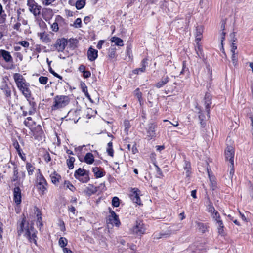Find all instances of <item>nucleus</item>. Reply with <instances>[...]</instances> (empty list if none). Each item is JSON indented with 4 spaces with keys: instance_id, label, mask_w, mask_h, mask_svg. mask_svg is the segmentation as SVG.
I'll return each mask as SVG.
<instances>
[{
    "instance_id": "nucleus-1",
    "label": "nucleus",
    "mask_w": 253,
    "mask_h": 253,
    "mask_svg": "<svg viewBox=\"0 0 253 253\" xmlns=\"http://www.w3.org/2000/svg\"><path fill=\"white\" fill-rule=\"evenodd\" d=\"M18 234L19 236H23L26 238L29 242H33L36 244V231L34 227L29 223H26L25 220H23L18 228Z\"/></svg>"
},
{
    "instance_id": "nucleus-2",
    "label": "nucleus",
    "mask_w": 253,
    "mask_h": 253,
    "mask_svg": "<svg viewBox=\"0 0 253 253\" xmlns=\"http://www.w3.org/2000/svg\"><path fill=\"white\" fill-rule=\"evenodd\" d=\"M70 102L68 96L57 95L53 98V105L51 106L52 110L60 109L66 106Z\"/></svg>"
},
{
    "instance_id": "nucleus-3",
    "label": "nucleus",
    "mask_w": 253,
    "mask_h": 253,
    "mask_svg": "<svg viewBox=\"0 0 253 253\" xmlns=\"http://www.w3.org/2000/svg\"><path fill=\"white\" fill-rule=\"evenodd\" d=\"M27 5L29 9L35 16L40 15L42 7L39 5L34 0H27Z\"/></svg>"
},
{
    "instance_id": "nucleus-4",
    "label": "nucleus",
    "mask_w": 253,
    "mask_h": 253,
    "mask_svg": "<svg viewBox=\"0 0 253 253\" xmlns=\"http://www.w3.org/2000/svg\"><path fill=\"white\" fill-rule=\"evenodd\" d=\"M146 228L144 223L141 220H137L135 225L131 229L133 234L141 235L145 233Z\"/></svg>"
},
{
    "instance_id": "nucleus-5",
    "label": "nucleus",
    "mask_w": 253,
    "mask_h": 253,
    "mask_svg": "<svg viewBox=\"0 0 253 253\" xmlns=\"http://www.w3.org/2000/svg\"><path fill=\"white\" fill-rule=\"evenodd\" d=\"M212 219L216 222V225L217 226L218 232L220 234L223 233L224 225L221 217L218 211L215 212L211 215Z\"/></svg>"
},
{
    "instance_id": "nucleus-6",
    "label": "nucleus",
    "mask_w": 253,
    "mask_h": 253,
    "mask_svg": "<svg viewBox=\"0 0 253 253\" xmlns=\"http://www.w3.org/2000/svg\"><path fill=\"white\" fill-rule=\"evenodd\" d=\"M17 86L23 95L28 100L31 96V91L29 88V84L27 83L26 82H25L17 85Z\"/></svg>"
},
{
    "instance_id": "nucleus-7",
    "label": "nucleus",
    "mask_w": 253,
    "mask_h": 253,
    "mask_svg": "<svg viewBox=\"0 0 253 253\" xmlns=\"http://www.w3.org/2000/svg\"><path fill=\"white\" fill-rule=\"evenodd\" d=\"M157 125L155 123L148 124L146 128L147 132V138L150 140L156 136V129Z\"/></svg>"
},
{
    "instance_id": "nucleus-8",
    "label": "nucleus",
    "mask_w": 253,
    "mask_h": 253,
    "mask_svg": "<svg viewBox=\"0 0 253 253\" xmlns=\"http://www.w3.org/2000/svg\"><path fill=\"white\" fill-rule=\"evenodd\" d=\"M19 184H15L13 189V200L17 205L20 204L21 202V190L19 188Z\"/></svg>"
},
{
    "instance_id": "nucleus-9",
    "label": "nucleus",
    "mask_w": 253,
    "mask_h": 253,
    "mask_svg": "<svg viewBox=\"0 0 253 253\" xmlns=\"http://www.w3.org/2000/svg\"><path fill=\"white\" fill-rule=\"evenodd\" d=\"M67 44V40L64 38H62L56 40L54 47H55V50L58 52H63Z\"/></svg>"
},
{
    "instance_id": "nucleus-10",
    "label": "nucleus",
    "mask_w": 253,
    "mask_h": 253,
    "mask_svg": "<svg viewBox=\"0 0 253 253\" xmlns=\"http://www.w3.org/2000/svg\"><path fill=\"white\" fill-rule=\"evenodd\" d=\"M110 215L108 216V224H111L112 225L119 226L120 224L118 216L113 211H110Z\"/></svg>"
},
{
    "instance_id": "nucleus-11",
    "label": "nucleus",
    "mask_w": 253,
    "mask_h": 253,
    "mask_svg": "<svg viewBox=\"0 0 253 253\" xmlns=\"http://www.w3.org/2000/svg\"><path fill=\"white\" fill-rule=\"evenodd\" d=\"M234 149L232 146H228L225 150V157L230 163H234Z\"/></svg>"
},
{
    "instance_id": "nucleus-12",
    "label": "nucleus",
    "mask_w": 253,
    "mask_h": 253,
    "mask_svg": "<svg viewBox=\"0 0 253 253\" xmlns=\"http://www.w3.org/2000/svg\"><path fill=\"white\" fill-rule=\"evenodd\" d=\"M46 185L47 183L45 179L42 176L40 175L38 178V188L42 191V194H43L46 190Z\"/></svg>"
},
{
    "instance_id": "nucleus-13",
    "label": "nucleus",
    "mask_w": 253,
    "mask_h": 253,
    "mask_svg": "<svg viewBox=\"0 0 253 253\" xmlns=\"http://www.w3.org/2000/svg\"><path fill=\"white\" fill-rule=\"evenodd\" d=\"M140 191L137 188H133L130 194V198L134 203L141 205V200L139 196Z\"/></svg>"
},
{
    "instance_id": "nucleus-14",
    "label": "nucleus",
    "mask_w": 253,
    "mask_h": 253,
    "mask_svg": "<svg viewBox=\"0 0 253 253\" xmlns=\"http://www.w3.org/2000/svg\"><path fill=\"white\" fill-rule=\"evenodd\" d=\"M87 57L89 61H94L98 57V51L92 47H90L87 51Z\"/></svg>"
},
{
    "instance_id": "nucleus-15",
    "label": "nucleus",
    "mask_w": 253,
    "mask_h": 253,
    "mask_svg": "<svg viewBox=\"0 0 253 253\" xmlns=\"http://www.w3.org/2000/svg\"><path fill=\"white\" fill-rule=\"evenodd\" d=\"M0 56L2 57L3 59L6 62H12L13 58L9 52L1 49L0 50Z\"/></svg>"
},
{
    "instance_id": "nucleus-16",
    "label": "nucleus",
    "mask_w": 253,
    "mask_h": 253,
    "mask_svg": "<svg viewBox=\"0 0 253 253\" xmlns=\"http://www.w3.org/2000/svg\"><path fill=\"white\" fill-rule=\"evenodd\" d=\"M169 81V78L168 76H164L155 84V86L157 88H160L166 85Z\"/></svg>"
},
{
    "instance_id": "nucleus-17",
    "label": "nucleus",
    "mask_w": 253,
    "mask_h": 253,
    "mask_svg": "<svg viewBox=\"0 0 253 253\" xmlns=\"http://www.w3.org/2000/svg\"><path fill=\"white\" fill-rule=\"evenodd\" d=\"M211 96L209 93H206L204 98L205 106L208 114L210 112V105L211 103Z\"/></svg>"
},
{
    "instance_id": "nucleus-18",
    "label": "nucleus",
    "mask_w": 253,
    "mask_h": 253,
    "mask_svg": "<svg viewBox=\"0 0 253 253\" xmlns=\"http://www.w3.org/2000/svg\"><path fill=\"white\" fill-rule=\"evenodd\" d=\"M203 28L201 26H198L196 29L195 32V41L196 43H199V42L202 38Z\"/></svg>"
},
{
    "instance_id": "nucleus-19",
    "label": "nucleus",
    "mask_w": 253,
    "mask_h": 253,
    "mask_svg": "<svg viewBox=\"0 0 253 253\" xmlns=\"http://www.w3.org/2000/svg\"><path fill=\"white\" fill-rule=\"evenodd\" d=\"M163 5L164 7L167 8L168 11L172 12L174 8L176 7V4L173 1H165Z\"/></svg>"
},
{
    "instance_id": "nucleus-20",
    "label": "nucleus",
    "mask_w": 253,
    "mask_h": 253,
    "mask_svg": "<svg viewBox=\"0 0 253 253\" xmlns=\"http://www.w3.org/2000/svg\"><path fill=\"white\" fill-rule=\"evenodd\" d=\"M13 78L16 85L26 82L23 76L19 73H15L13 75Z\"/></svg>"
},
{
    "instance_id": "nucleus-21",
    "label": "nucleus",
    "mask_w": 253,
    "mask_h": 253,
    "mask_svg": "<svg viewBox=\"0 0 253 253\" xmlns=\"http://www.w3.org/2000/svg\"><path fill=\"white\" fill-rule=\"evenodd\" d=\"M50 177L52 182L55 185L59 183V180L61 179V176L55 171L50 174Z\"/></svg>"
},
{
    "instance_id": "nucleus-22",
    "label": "nucleus",
    "mask_w": 253,
    "mask_h": 253,
    "mask_svg": "<svg viewBox=\"0 0 253 253\" xmlns=\"http://www.w3.org/2000/svg\"><path fill=\"white\" fill-rule=\"evenodd\" d=\"M147 59H144L141 62L142 67L136 69L133 71V73L135 74H138L139 72H144L145 71V67L146 66Z\"/></svg>"
},
{
    "instance_id": "nucleus-23",
    "label": "nucleus",
    "mask_w": 253,
    "mask_h": 253,
    "mask_svg": "<svg viewBox=\"0 0 253 253\" xmlns=\"http://www.w3.org/2000/svg\"><path fill=\"white\" fill-rule=\"evenodd\" d=\"M38 35L40 40L45 43H48L51 41L48 35L46 32L40 33Z\"/></svg>"
},
{
    "instance_id": "nucleus-24",
    "label": "nucleus",
    "mask_w": 253,
    "mask_h": 253,
    "mask_svg": "<svg viewBox=\"0 0 253 253\" xmlns=\"http://www.w3.org/2000/svg\"><path fill=\"white\" fill-rule=\"evenodd\" d=\"M1 89L3 91V92L6 97L8 99H10L11 98V91L8 86L7 84H4L1 86Z\"/></svg>"
},
{
    "instance_id": "nucleus-25",
    "label": "nucleus",
    "mask_w": 253,
    "mask_h": 253,
    "mask_svg": "<svg viewBox=\"0 0 253 253\" xmlns=\"http://www.w3.org/2000/svg\"><path fill=\"white\" fill-rule=\"evenodd\" d=\"M84 160L88 164H92L94 161L93 155L91 153H87L84 156Z\"/></svg>"
},
{
    "instance_id": "nucleus-26",
    "label": "nucleus",
    "mask_w": 253,
    "mask_h": 253,
    "mask_svg": "<svg viewBox=\"0 0 253 253\" xmlns=\"http://www.w3.org/2000/svg\"><path fill=\"white\" fill-rule=\"evenodd\" d=\"M116 48L115 45H112L109 49L108 57L111 60L116 57Z\"/></svg>"
},
{
    "instance_id": "nucleus-27",
    "label": "nucleus",
    "mask_w": 253,
    "mask_h": 253,
    "mask_svg": "<svg viewBox=\"0 0 253 253\" xmlns=\"http://www.w3.org/2000/svg\"><path fill=\"white\" fill-rule=\"evenodd\" d=\"M87 172V171L84 169L79 168L75 171L74 173V177L78 180L79 178H80L82 175H83Z\"/></svg>"
},
{
    "instance_id": "nucleus-28",
    "label": "nucleus",
    "mask_w": 253,
    "mask_h": 253,
    "mask_svg": "<svg viewBox=\"0 0 253 253\" xmlns=\"http://www.w3.org/2000/svg\"><path fill=\"white\" fill-rule=\"evenodd\" d=\"M111 41L112 42H114L115 43L114 45H118V46H123V40L116 37H113L111 38Z\"/></svg>"
},
{
    "instance_id": "nucleus-29",
    "label": "nucleus",
    "mask_w": 253,
    "mask_h": 253,
    "mask_svg": "<svg viewBox=\"0 0 253 253\" xmlns=\"http://www.w3.org/2000/svg\"><path fill=\"white\" fill-rule=\"evenodd\" d=\"M93 172L97 178H101L104 175V173L100 171L98 167L93 168Z\"/></svg>"
},
{
    "instance_id": "nucleus-30",
    "label": "nucleus",
    "mask_w": 253,
    "mask_h": 253,
    "mask_svg": "<svg viewBox=\"0 0 253 253\" xmlns=\"http://www.w3.org/2000/svg\"><path fill=\"white\" fill-rule=\"evenodd\" d=\"M195 50L197 56L201 58L203 57L202 50L199 43H196Z\"/></svg>"
},
{
    "instance_id": "nucleus-31",
    "label": "nucleus",
    "mask_w": 253,
    "mask_h": 253,
    "mask_svg": "<svg viewBox=\"0 0 253 253\" xmlns=\"http://www.w3.org/2000/svg\"><path fill=\"white\" fill-rule=\"evenodd\" d=\"M86 193L89 195H91L97 192L96 187L92 185H89L86 189Z\"/></svg>"
},
{
    "instance_id": "nucleus-32",
    "label": "nucleus",
    "mask_w": 253,
    "mask_h": 253,
    "mask_svg": "<svg viewBox=\"0 0 253 253\" xmlns=\"http://www.w3.org/2000/svg\"><path fill=\"white\" fill-rule=\"evenodd\" d=\"M198 230L202 233L207 231V226L203 223L197 222Z\"/></svg>"
},
{
    "instance_id": "nucleus-33",
    "label": "nucleus",
    "mask_w": 253,
    "mask_h": 253,
    "mask_svg": "<svg viewBox=\"0 0 253 253\" xmlns=\"http://www.w3.org/2000/svg\"><path fill=\"white\" fill-rule=\"evenodd\" d=\"M85 4V0H78L76 3V7L77 9H81Z\"/></svg>"
},
{
    "instance_id": "nucleus-34",
    "label": "nucleus",
    "mask_w": 253,
    "mask_h": 253,
    "mask_svg": "<svg viewBox=\"0 0 253 253\" xmlns=\"http://www.w3.org/2000/svg\"><path fill=\"white\" fill-rule=\"evenodd\" d=\"M207 210L211 215L217 211L216 210H215L214 207L213 206L212 204L210 201L209 202V204L207 205Z\"/></svg>"
},
{
    "instance_id": "nucleus-35",
    "label": "nucleus",
    "mask_w": 253,
    "mask_h": 253,
    "mask_svg": "<svg viewBox=\"0 0 253 253\" xmlns=\"http://www.w3.org/2000/svg\"><path fill=\"white\" fill-rule=\"evenodd\" d=\"M107 152L109 156L111 157L113 156L114 151L113 149L112 143L111 142H110L107 144Z\"/></svg>"
},
{
    "instance_id": "nucleus-36",
    "label": "nucleus",
    "mask_w": 253,
    "mask_h": 253,
    "mask_svg": "<svg viewBox=\"0 0 253 253\" xmlns=\"http://www.w3.org/2000/svg\"><path fill=\"white\" fill-rule=\"evenodd\" d=\"M80 181L83 183H86L89 180V177L88 175V172H87L83 175H82L79 179H78Z\"/></svg>"
},
{
    "instance_id": "nucleus-37",
    "label": "nucleus",
    "mask_w": 253,
    "mask_h": 253,
    "mask_svg": "<svg viewBox=\"0 0 253 253\" xmlns=\"http://www.w3.org/2000/svg\"><path fill=\"white\" fill-rule=\"evenodd\" d=\"M59 245L61 248H65V247L67 245L68 240L65 237H60L59 240Z\"/></svg>"
},
{
    "instance_id": "nucleus-38",
    "label": "nucleus",
    "mask_w": 253,
    "mask_h": 253,
    "mask_svg": "<svg viewBox=\"0 0 253 253\" xmlns=\"http://www.w3.org/2000/svg\"><path fill=\"white\" fill-rule=\"evenodd\" d=\"M26 169L27 170L28 174L29 175H31L33 174V173L35 169V168L31 164L27 163L26 164Z\"/></svg>"
},
{
    "instance_id": "nucleus-39",
    "label": "nucleus",
    "mask_w": 253,
    "mask_h": 253,
    "mask_svg": "<svg viewBox=\"0 0 253 253\" xmlns=\"http://www.w3.org/2000/svg\"><path fill=\"white\" fill-rule=\"evenodd\" d=\"M75 158L73 157H70L69 159L67 160V163L69 169H72L74 167V162Z\"/></svg>"
},
{
    "instance_id": "nucleus-40",
    "label": "nucleus",
    "mask_w": 253,
    "mask_h": 253,
    "mask_svg": "<svg viewBox=\"0 0 253 253\" xmlns=\"http://www.w3.org/2000/svg\"><path fill=\"white\" fill-rule=\"evenodd\" d=\"M65 186L70 189L71 191H74L76 188L68 181H65L64 182Z\"/></svg>"
},
{
    "instance_id": "nucleus-41",
    "label": "nucleus",
    "mask_w": 253,
    "mask_h": 253,
    "mask_svg": "<svg viewBox=\"0 0 253 253\" xmlns=\"http://www.w3.org/2000/svg\"><path fill=\"white\" fill-rule=\"evenodd\" d=\"M185 166L184 167V169L185 170L186 175L187 177H189L190 176V164L187 162H185Z\"/></svg>"
},
{
    "instance_id": "nucleus-42",
    "label": "nucleus",
    "mask_w": 253,
    "mask_h": 253,
    "mask_svg": "<svg viewBox=\"0 0 253 253\" xmlns=\"http://www.w3.org/2000/svg\"><path fill=\"white\" fill-rule=\"evenodd\" d=\"M19 176H18V169L16 168H14L13 171V176L12 177V181H16L19 180Z\"/></svg>"
},
{
    "instance_id": "nucleus-43",
    "label": "nucleus",
    "mask_w": 253,
    "mask_h": 253,
    "mask_svg": "<svg viewBox=\"0 0 253 253\" xmlns=\"http://www.w3.org/2000/svg\"><path fill=\"white\" fill-rule=\"evenodd\" d=\"M134 95L138 98L140 103L142 101V93L139 91L138 88L136 89L134 91Z\"/></svg>"
},
{
    "instance_id": "nucleus-44",
    "label": "nucleus",
    "mask_w": 253,
    "mask_h": 253,
    "mask_svg": "<svg viewBox=\"0 0 253 253\" xmlns=\"http://www.w3.org/2000/svg\"><path fill=\"white\" fill-rule=\"evenodd\" d=\"M231 59L233 64L236 65L238 62L237 52L232 53Z\"/></svg>"
},
{
    "instance_id": "nucleus-45",
    "label": "nucleus",
    "mask_w": 253,
    "mask_h": 253,
    "mask_svg": "<svg viewBox=\"0 0 253 253\" xmlns=\"http://www.w3.org/2000/svg\"><path fill=\"white\" fill-rule=\"evenodd\" d=\"M112 204L114 207H119L120 205L119 199L117 197H113L112 201Z\"/></svg>"
},
{
    "instance_id": "nucleus-46",
    "label": "nucleus",
    "mask_w": 253,
    "mask_h": 253,
    "mask_svg": "<svg viewBox=\"0 0 253 253\" xmlns=\"http://www.w3.org/2000/svg\"><path fill=\"white\" fill-rule=\"evenodd\" d=\"M48 79L47 77L41 76L39 78V81L41 84H45L47 83Z\"/></svg>"
},
{
    "instance_id": "nucleus-47",
    "label": "nucleus",
    "mask_w": 253,
    "mask_h": 253,
    "mask_svg": "<svg viewBox=\"0 0 253 253\" xmlns=\"http://www.w3.org/2000/svg\"><path fill=\"white\" fill-rule=\"evenodd\" d=\"M130 124L129 121L125 120L124 121L125 131L127 132L130 127Z\"/></svg>"
},
{
    "instance_id": "nucleus-48",
    "label": "nucleus",
    "mask_w": 253,
    "mask_h": 253,
    "mask_svg": "<svg viewBox=\"0 0 253 253\" xmlns=\"http://www.w3.org/2000/svg\"><path fill=\"white\" fill-rule=\"evenodd\" d=\"M18 44L26 48L28 47L30 45L29 43L26 41H20L18 42Z\"/></svg>"
},
{
    "instance_id": "nucleus-49",
    "label": "nucleus",
    "mask_w": 253,
    "mask_h": 253,
    "mask_svg": "<svg viewBox=\"0 0 253 253\" xmlns=\"http://www.w3.org/2000/svg\"><path fill=\"white\" fill-rule=\"evenodd\" d=\"M199 118L200 120V124H201V126L204 127L205 125V122H204L205 117L202 114H200L199 116Z\"/></svg>"
},
{
    "instance_id": "nucleus-50",
    "label": "nucleus",
    "mask_w": 253,
    "mask_h": 253,
    "mask_svg": "<svg viewBox=\"0 0 253 253\" xmlns=\"http://www.w3.org/2000/svg\"><path fill=\"white\" fill-rule=\"evenodd\" d=\"M82 21L80 18H77L76 19L74 22V26L75 27H81Z\"/></svg>"
},
{
    "instance_id": "nucleus-51",
    "label": "nucleus",
    "mask_w": 253,
    "mask_h": 253,
    "mask_svg": "<svg viewBox=\"0 0 253 253\" xmlns=\"http://www.w3.org/2000/svg\"><path fill=\"white\" fill-rule=\"evenodd\" d=\"M52 30L54 32L58 31L59 29L58 24L57 22H54L51 26Z\"/></svg>"
},
{
    "instance_id": "nucleus-52",
    "label": "nucleus",
    "mask_w": 253,
    "mask_h": 253,
    "mask_svg": "<svg viewBox=\"0 0 253 253\" xmlns=\"http://www.w3.org/2000/svg\"><path fill=\"white\" fill-rule=\"evenodd\" d=\"M230 176L232 177L234 172V163H230Z\"/></svg>"
},
{
    "instance_id": "nucleus-53",
    "label": "nucleus",
    "mask_w": 253,
    "mask_h": 253,
    "mask_svg": "<svg viewBox=\"0 0 253 253\" xmlns=\"http://www.w3.org/2000/svg\"><path fill=\"white\" fill-rule=\"evenodd\" d=\"M3 12V8L1 4H0V15L1 16V18L4 21L5 20L6 15L5 14H2Z\"/></svg>"
},
{
    "instance_id": "nucleus-54",
    "label": "nucleus",
    "mask_w": 253,
    "mask_h": 253,
    "mask_svg": "<svg viewBox=\"0 0 253 253\" xmlns=\"http://www.w3.org/2000/svg\"><path fill=\"white\" fill-rule=\"evenodd\" d=\"M83 73V76L85 78H89L91 75V73H90V71H84Z\"/></svg>"
},
{
    "instance_id": "nucleus-55",
    "label": "nucleus",
    "mask_w": 253,
    "mask_h": 253,
    "mask_svg": "<svg viewBox=\"0 0 253 253\" xmlns=\"http://www.w3.org/2000/svg\"><path fill=\"white\" fill-rule=\"evenodd\" d=\"M13 146L14 148L17 150L19 153H20V146L18 143L16 141L14 142Z\"/></svg>"
},
{
    "instance_id": "nucleus-56",
    "label": "nucleus",
    "mask_w": 253,
    "mask_h": 253,
    "mask_svg": "<svg viewBox=\"0 0 253 253\" xmlns=\"http://www.w3.org/2000/svg\"><path fill=\"white\" fill-rule=\"evenodd\" d=\"M237 48V46L235 45V43H232V45H231V52L232 53H235V52H236L235 51H236V50Z\"/></svg>"
},
{
    "instance_id": "nucleus-57",
    "label": "nucleus",
    "mask_w": 253,
    "mask_h": 253,
    "mask_svg": "<svg viewBox=\"0 0 253 253\" xmlns=\"http://www.w3.org/2000/svg\"><path fill=\"white\" fill-rule=\"evenodd\" d=\"M104 41L103 40H100L98 42L97 45L96 46L97 48L99 49H100L102 48V46L103 44L104 43Z\"/></svg>"
},
{
    "instance_id": "nucleus-58",
    "label": "nucleus",
    "mask_w": 253,
    "mask_h": 253,
    "mask_svg": "<svg viewBox=\"0 0 253 253\" xmlns=\"http://www.w3.org/2000/svg\"><path fill=\"white\" fill-rule=\"evenodd\" d=\"M225 34H226L225 32H224V31H222L220 34L221 42L222 45H223V42L224 40L225 39Z\"/></svg>"
},
{
    "instance_id": "nucleus-59",
    "label": "nucleus",
    "mask_w": 253,
    "mask_h": 253,
    "mask_svg": "<svg viewBox=\"0 0 253 253\" xmlns=\"http://www.w3.org/2000/svg\"><path fill=\"white\" fill-rule=\"evenodd\" d=\"M55 0H45L43 1V4L45 5H49L52 2H53Z\"/></svg>"
},
{
    "instance_id": "nucleus-60",
    "label": "nucleus",
    "mask_w": 253,
    "mask_h": 253,
    "mask_svg": "<svg viewBox=\"0 0 253 253\" xmlns=\"http://www.w3.org/2000/svg\"><path fill=\"white\" fill-rule=\"evenodd\" d=\"M50 72L51 74H52L55 77H56L60 79H62V77L60 76L59 75H58V74H57L56 72H55L54 71L52 70H50Z\"/></svg>"
},
{
    "instance_id": "nucleus-61",
    "label": "nucleus",
    "mask_w": 253,
    "mask_h": 253,
    "mask_svg": "<svg viewBox=\"0 0 253 253\" xmlns=\"http://www.w3.org/2000/svg\"><path fill=\"white\" fill-rule=\"evenodd\" d=\"M63 251L64 253H73L70 249L65 247L63 248Z\"/></svg>"
},
{
    "instance_id": "nucleus-62",
    "label": "nucleus",
    "mask_w": 253,
    "mask_h": 253,
    "mask_svg": "<svg viewBox=\"0 0 253 253\" xmlns=\"http://www.w3.org/2000/svg\"><path fill=\"white\" fill-rule=\"evenodd\" d=\"M21 26V23H16L13 26V28L16 30H19V28Z\"/></svg>"
},
{
    "instance_id": "nucleus-63",
    "label": "nucleus",
    "mask_w": 253,
    "mask_h": 253,
    "mask_svg": "<svg viewBox=\"0 0 253 253\" xmlns=\"http://www.w3.org/2000/svg\"><path fill=\"white\" fill-rule=\"evenodd\" d=\"M82 91L84 93V94L86 93V92H87V86L85 85L84 84H82Z\"/></svg>"
},
{
    "instance_id": "nucleus-64",
    "label": "nucleus",
    "mask_w": 253,
    "mask_h": 253,
    "mask_svg": "<svg viewBox=\"0 0 253 253\" xmlns=\"http://www.w3.org/2000/svg\"><path fill=\"white\" fill-rule=\"evenodd\" d=\"M45 160L48 162L51 160V158L49 154H47L44 156Z\"/></svg>"
}]
</instances>
